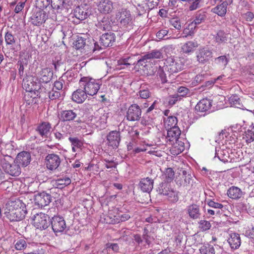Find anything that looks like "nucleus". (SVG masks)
<instances>
[{
    "mask_svg": "<svg viewBox=\"0 0 254 254\" xmlns=\"http://www.w3.org/2000/svg\"><path fill=\"white\" fill-rule=\"evenodd\" d=\"M6 209V216L10 221L21 220L27 212L25 204L19 199L9 201Z\"/></svg>",
    "mask_w": 254,
    "mask_h": 254,
    "instance_id": "nucleus-1",
    "label": "nucleus"
},
{
    "mask_svg": "<svg viewBox=\"0 0 254 254\" xmlns=\"http://www.w3.org/2000/svg\"><path fill=\"white\" fill-rule=\"evenodd\" d=\"M79 84L80 87L89 96L96 95L102 85L100 80L85 76L80 78Z\"/></svg>",
    "mask_w": 254,
    "mask_h": 254,
    "instance_id": "nucleus-2",
    "label": "nucleus"
},
{
    "mask_svg": "<svg viewBox=\"0 0 254 254\" xmlns=\"http://www.w3.org/2000/svg\"><path fill=\"white\" fill-rule=\"evenodd\" d=\"M0 165L4 171L11 176L18 177L21 173V169L19 165L15 160L10 163L5 159H3L1 160Z\"/></svg>",
    "mask_w": 254,
    "mask_h": 254,
    "instance_id": "nucleus-3",
    "label": "nucleus"
},
{
    "mask_svg": "<svg viewBox=\"0 0 254 254\" xmlns=\"http://www.w3.org/2000/svg\"><path fill=\"white\" fill-rule=\"evenodd\" d=\"M40 83L34 80V78L26 77L24 78L22 82L23 88L26 91L24 95L25 100L30 101L29 95L32 93L33 91L41 90Z\"/></svg>",
    "mask_w": 254,
    "mask_h": 254,
    "instance_id": "nucleus-4",
    "label": "nucleus"
},
{
    "mask_svg": "<svg viewBox=\"0 0 254 254\" xmlns=\"http://www.w3.org/2000/svg\"><path fill=\"white\" fill-rule=\"evenodd\" d=\"M49 217L43 213L36 214L33 219V225L40 230H45L50 225Z\"/></svg>",
    "mask_w": 254,
    "mask_h": 254,
    "instance_id": "nucleus-5",
    "label": "nucleus"
},
{
    "mask_svg": "<svg viewBox=\"0 0 254 254\" xmlns=\"http://www.w3.org/2000/svg\"><path fill=\"white\" fill-rule=\"evenodd\" d=\"M213 57L212 51L207 47L200 48L196 53L197 61L204 64L209 62Z\"/></svg>",
    "mask_w": 254,
    "mask_h": 254,
    "instance_id": "nucleus-6",
    "label": "nucleus"
},
{
    "mask_svg": "<svg viewBox=\"0 0 254 254\" xmlns=\"http://www.w3.org/2000/svg\"><path fill=\"white\" fill-rule=\"evenodd\" d=\"M165 64V69L171 74L178 72L183 68V65L180 61L175 60L172 57L167 58Z\"/></svg>",
    "mask_w": 254,
    "mask_h": 254,
    "instance_id": "nucleus-7",
    "label": "nucleus"
},
{
    "mask_svg": "<svg viewBox=\"0 0 254 254\" xmlns=\"http://www.w3.org/2000/svg\"><path fill=\"white\" fill-rule=\"evenodd\" d=\"M61 163V159L56 154H49L46 157L45 163L47 168L49 170H55L60 166Z\"/></svg>",
    "mask_w": 254,
    "mask_h": 254,
    "instance_id": "nucleus-8",
    "label": "nucleus"
},
{
    "mask_svg": "<svg viewBox=\"0 0 254 254\" xmlns=\"http://www.w3.org/2000/svg\"><path fill=\"white\" fill-rule=\"evenodd\" d=\"M141 110L140 107L136 104L131 105L127 112L126 118L129 121H139L141 116Z\"/></svg>",
    "mask_w": 254,
    "mask_h": 254,
    "instance_id": "nucleus-9",
    "label": "nucleus"
},
{
    "mask_svg": "<svg viewBox=\"0 0 254 254\" xmlns=\"http://www.w3.org/2000/svg\"><path fill=\"white\" fill-rule=\"evenodd\" d=\"M48 15L45 11L43 9H38L32 14L30 17L31 23L35 26H40L45 23Z\"/></svg>",
    "mask_w": 254,
    "mask_h": 254,
    "instance_id": "nucleus-10",
    "label": "nucleus"
},
{
    "mask_svg": "<svg viewBox=\"0 0 254 254\" xmlns=\"http://www.w3.org/2000/svg\"><path fill=\"white\" fill-rule=\"evenodd\" d=\"M51 225L55 233L62 232L66 228L65 221L62 217L55 216L52 218Z\"/></svg>",
    "mask_w": 254,
    "mask_h": 254,
    "instance_id": "nucleus-11",
    "label": "nucleus"
},
{
    "mask_svg": "<svg viewBox=\"0 0 254 254\" xmlns=\"http://www.w3.org/2000/svg\"><path fill=\"white\" fill-rule=\"evenodd\" d=\"M51 201V195L44 192L38 193L35 195V204L39 207H42L48 205Z\"/></svg>",
    "mask_w": 254,
    "mask_h": 254,
    "instance_id": "nucleus-12",
    "label": "nucleus"
},
{
    "mask_svg": "<svg viewBox=\"0 0 254 254\" xmlns=\"http://www.w3.org/2000/svg\"><path fill=\"white\" fill-rule=\"evenodd\" d=\"M113 2L110 0H97L96 5L98 10L104 14L110 13L113 9Z\"/></svg>",
    "mask_w": 254,
    "mask_h": 254,
    "instance_id": "nucleus-13",
    "label": "nucleus"
},
{
    "mask_svg": "<svg viewBox=\"0 0 254 254\" xmlns=\"http://www.w3.org/2000/svg\"><path fill=\"white\" fill-rule=\"evenodd\" d=\"M167 129V134L166 136V141L169 144H172L177 141L181 135V130L179 127H175Z\"/></svg>",
    "mask_w": 254,
    "mask_h": 254,
    "instance_id": "nucleus-14",
    "label": "nucleus"
},
{
    "mask_svg": "<svg viewBox=\"0 0 254 254\" xmlns=\"http://www.w3.org/2000/svg\"><path fill=\"white\" fill-rule=\"evenodd\" d=\"M107 139L109 146L113 148H117L121 140L120 132L116 130L110 131L107 136Z\"/></svg>",
    "mask_w": 254,
    "mask_h": 254,
    "instance_id": "nucleus-15",
    "label": "nucleus"
},
{
    "mask_svg": "<svg viewBox=\"0 0 254 254\" xmlns=\"http://www.w3.org/2000/svg\"><path fill=\"white\" fill-rule=\"evenodd\" d=\"M198 45L197 42L195 40L187 41L182 46L181 52L184 54L190 55L195 51Z\"/></svg>",
    "mask_w": 254,
    "mask_h": 254,
    "instance_id": "nucleus-16",
    "label": "nucleus"
},
{
    "mask_svg": "<svg viewBox=\"0 0 254 254\" xmlns=\"http://www.w3.org/2000/svg\"><path fill=\"white\" fill-rule=\"evenodd\" d=\"M15 161L22 167H26L31 161L30 153L27 151H22L17 154Z\"/></svg>",
    "mask_w": 254,
    "mask_h": 254,
    "instance_id": "nucleus-17",
    "label": "nucleus"
},
{
    "mask_svg": "<svg viewBox=\"0 0 254 254\" xmlns=\"http://www.w3.org/2000/svg\"><path fill=\"white\" fill-rule=\"evenodd\" d=\"M102 45L105 47L112 46L116 41V35L113 32L103 34L100 38Z\"/></svg>",
    "mask_w": 254,
    "mask_h": 254,
    "instance_id": "nucleus-18",
    "label": "nucleus"
},
{
    "mask_svg": "<svg viewBox=\"0 0 254 254\" xmlns=\"http://www.w3.org/2000/svg\"><path fill=\"white\" fill-rule=\"evenodd\" d=\"M89 15V10L84 6H78L74 10L73 15L79 21L86 19Z\"/></svg>",
    "mask_w": 254,
    "mask_h": 254,
    "instance_id": "nucleus-19",
    "label": "nucleus"
},
{
    "mask_svg": "<svg viewBox=\"0 0 254 254\" xmlns=\"http://www.w3.org/2000/svg\"><path fill=\"white\" fill-rule=\"evenodd\" d=\"M118 16L121 24L124 26L129 25L132 23V17L129 10L122 9Z\"/></svg>",
    "mask_w": 254,
    "mask_h": 254,
    "instance_id": "nucleus-20",
    "label": "nucleus"
},
{
    "mask_svg": "<svg viewBox=\"0 0 254 254\" xmlns=\"http://www.w3.org/2000/svg\"><path fill=\"white\" fill-rule=\"evenodd\" d=\"M53 76L52 70L49 68H44L38 73V78L39 82L42 83H48L49 82Z\"/></svg>",
    "mask_w": 254,
    "mask_h": 254,
    "instance_id": "nucleus-21",
    "label": "nucleus"
},
{
    "mask_svg": "<svg viewBox=\"0 0 254 254\" xmlns=\"http://www.w3.org/2000/svg\"><path fill=\"white\" fill-rule=\"evenodd\" d=\"M108 118V113L103 110L99 111L98 115L95 117L96 126L98 127L104 128L106 126Z\"/></svg>",
    "mask_w": 254,
    "mask_h": 254,
    "instance_id": "nucleus-22",
    "label": "nucleus"
},
{
    "mask_svg": "<svg viewBox=\"0 0 254 254\" xmlns=\"http://www.w3.org/2000/svg\"><path fill=\"white\" fill-rule=\"evenodd\" d=\"M77 116V114L72 110H64L61 112L59 120L62 122L73 121Z\"/></svg>",
    "mask_w": 254,
    "mask_h": 254,
    "instance_id": "nucleus-23",
    "label": "nucleus"
},
{
    "mask_svg": "<svg viewBox=\"0 0 254 254\" xmlns=\"http://www.w3.org/2000/svg\"><path fill=\"white\" fill-rule=\"evenodd\" d=\"M162 58V53L159 50H154L142 56L141 58L137 61V63L140 64L141 62L147 60L160 59Z\"/></svg>",
    "mask_w": 254,
    "mask_h": 254,
    "instance_id": "nucleus-24",
    "label": "nucleus"
},
{
    "mask_svg": "<svg viewBox=\"0 0 254 254\" xmlns=\"http://www.w3.org/2000/svg\"><path fill=\"white\" fill-rule=\"evenodd\" d=\"M211 102L208 99H202L199 101L195 107L197 112H205L208 111L211 107Z\"/></svg>",
    "mask_w": 254,
    "mask_h": 254,
    "instance_id": "nucleus-25",
    "label": "nucleus"
},
{
    "mask_svg": "<svg viewBox=\"0 0 254 254\" xmlns=\"http://www.w3.org/2000/svg\"><path fill=\"white\" fill-rule=\"evenodd\" d=\"M87 95L83 90L78 89L72 93V100L77 103H82L86 99Z\"/></svg>",
    "mask_w": 254,
    "mask_h": 254,
    "instance_id": "nucleus-26",
    "label": "nucleus"
},
{
    "mask_svg": "<svg viewBox=\"0 0 254 254\" xmlns=\"http://www.w3.org/2000/svg\"><path fill=\"white\" fill-rule=\"evenodd\" d=\"M228 242L232 249H238L241 245V238L239 234L236 233H232L229 235Z\"/></svg>",
    "mask_w": 254,
    "mask_h": 254,
    "instance_id": "nucleus-27",
    "label": "nucleus"
},
{
    "mask_svg": "<svg viewBox=\"0 0 254 254\" xmlns=\"http://www.w3.org/2000/svg\"><path fill=\"white\" fill-rule=\"evenodd\" d=\"M139 186L143 191L149 192L153 188V181L148 177L142 179L140 182Z\"/></svg>",
    "mask_w": 254,
    "mask_h": 254,
    "instance_id": "nucleus-28",
    "label": "nucleus"
},
{
    "mask_svg": "<svg viewBox=\"0 0 254 254\" xmlns=\"http://www.w3.org/2000/svg\"><path fill=\"white\" fill-rule=\"evenodd\" d=\"M51 128V125L49 122H43L37 127V131L42 136L47 137Z\"/></svg>",
    "mask_w": 254,
    "mask_h": 254,
    "instance_id": "nucleus-29",
    "label": "nucleus"
},
{
    "mask_svg": "<svg viewBox=\"0 0 254 254\" xmlns=\"http://www.w3.org/2000/svg\"><path fill=\"white\" fill-rule=\"evenodd\" d=\"M228 196L233 199H238L243 195V191L238 187L232 186L227 190Z\"/></svg>",
    "mask_w": 254,
    "mask_h": 254,
    "instance_id": "nucleus-30",
    "label": "nucleus"
},
{
    "mask_svg": "<svg viewBox=\"0 0 254 254\" xmlns=\"http://www.w3.org/2000/svg\"><path fill=\"white\" fill-rule=\"evenodd\" d=\"M191 181V176L187 174V171H183V174L179 176L176 179V183L180 186H187L190 184Z\"/></svg>",
    "mask_w": 254,
    "mask_h": 254,
    "instance_id": "nucleus-31",
    "label": "nucleus"
},
{
    "mask_svg": "<svg viewBox=\"0 0 254 254\" xmlns=\"http://www.w3.org/2000/svg\"><path fill=\"white\" fill-rule=\"evenodd\" d=\"M188 213L191 218L193 219L198 218L200 215L199 206L196 204L190 205L188 208Z\"/></svg>",
    "mask_w": 254,
    "mask_h": 254,
    "instance_id": "nucleus-32",
    "label": "nucleus"
},
{
    "mask_svg": "<svg viewBox=\"0 0 254 254\" xmlns=\"http://www.w3.org/2000/svg\"><path fill=\"white\" fill-rule=\"evenodd\" d=\"M172 144L171 151L173 155H178L185 150L184 143L181 141H175Z\"/></svg>",
    "mask_w": 254,
    "mask_h": 254,
    "instance_id": "nucleus-33",
    "label": "nucleus"
},
{
    "mask_svg": "<svg viewBox=\"0 0 254 254\" xmlns=\"http://www.w3.org/2000/svg\"><path fill=\"white\" fill-rule=\"evenodd\" d=\"M51 5L54 9H63L64 8L68 9L69 5L66 0H51Z\"/></svg>",
    "mask_w": 254,
    "mask_h": 254,
    "instance_id": "nucleus-34",
    "label": "nucleus"
},
{
    "mask_svg": "<svg viewBox=\"0 0 254 254\" xmlns=\"http://www.w3.org/2000/svg\"><path fill=\"white\" fill-rule=\"evenodd\" d=\"M4 40L7 46L9 47L12 50L14 49L13 48V45L16 41V38L10 32H7L4 35Z\"/></svg>",
    "mask_w": 254,
    "mask_h": 254,
    "instance_id": "nucleus-35",
    "label": "nucleus"
},
{
    "mask_svg": "<svg viewBox=\"0 0 254 254\" xmlns=\"http://www.w3.org/2000/svg\"><path fill=\"white\" fill-rule=\"evenodd\" d=\"M177 118L175 116H168L167 119H164V126L166 129L178 127L177 126Z\"/></svg>",
    "mask_w": 254,
    "mask_h": 254,
    "instance_id": "nucleus-36",
    "label": "nucleus"
},
{
    "mask_svg": "<svg viewBox=\"0 0 254 254\" xmlns=\"http://www.w3.org/2000/svg\"><path fill=\"white\" fill-rule=\"evenodd\" d=\"M71 183V180L68 177L60 178L55 181L54 185L59 189H63Z\"/></svg>",
    "mask_w": 254,
    "mask_h": 254,
    "instance_id": "nucleus-37",
    "label": "nucleus"
},
{
    "mask_svg": "<svg viewBox=\"0 0 254 254\" xmlns=\"http://www.w3.org/2000/svg\"><path fill=\"white\" fill-rule=\"evenodd\" d=\"M206 18V12L204 11H198L194 17V19L192 22L196 26L204 22Z\"/></svg>",
    "mask_w": 254,
    "mask_h": 254,
    "instance_id": "nucleus-38",
    "label": "nucleus"
},
{
    "mask_svg": "<svg viewBox=\"0 0 254 254\" xmlns=\"http://www.w3.org/2000/svg\"><path fill=\"white\" fill-rule=\"evenodd\" d=\"M242 139L248 144L254 141V131L248 129L242 133Z\"/></svg>",
    "mask_w": 254,
    "mask_h": 254,
    "instance_id": "nucleus-39",
    "label": "nucleus"
},
{
    "mask_svg": "<svg viewBox=\"0 0 254 254\" xmlns=\"http://www.w3.org/2000/svg\"><path fill=\"white\" fill-rule=\"evenodd\" d=\"M229 62L228 58L226 56H221L215 59V64L219 67L224 68Z\"/></svg>",
    "mask_w": 254,
    "mask_h": 254,
    "instance_id": "nucleus-40",
    "label": "nucleus"
},
{
    "mask_svg": "<svg viewBox=\"0 0 254 254\" xmlns=\"http://www.w3.org/2000/svg\"><path fill=\"white\" fill-rule=\"evenodd\" d=\"M199 251L201 254H215L214 247L209 244L201 246Z\"/></svg>",
    "mask_w": 254,
    "mask_h": 254,
    "instance_id": "nucleus-41",
    "label": "nucleus"
},
{
    "mask_svg": "<svg viewBox=\"0 0 254 254\" xmlns=\"http://www.w3.org/2000/svg\"><path fill=\"white\" fill-rule=\"evenodd\" d=\"M196 26L192 22L189 24L188 26L184 29L183 33L185 37H187L189 36H191L194 33V31Z\"/></svg>",
    "mask_w": 254,
    "mask_h": 254,
    "instance_id": "nucleus-42",
    "label": "nucleus"
},
{
    "mask_svg": "<svg viewBox=\"0 0 254 254\" xmlns=\"http://www.w3.org/2000/svg\"><path fill=\"white\" fill-rule=\"evenodd\" d=\"M164 176L167 182H172L175 177V172L173 169L171 168H167L164 172Z\"/></svg>",
    "mask_w": 254,
    "mask_h": 254,
    "instance_id": "nucleus-43",
    "label": "nucleus"
},
{
    "mask_svg": "<svg viewBox=\"0 0 254 254\" xmlns=\"http://www.w3.org/2000/svg\"><path fill=\"white\" fill-rule=\"evenodd\" d=\"M178 93H179V96L181 98V99L183 98L189 97L190 95V92L189 88L184 87L181 86L179 87L177 89Z\"/></svg>",
    "mask_w": 254,
    "mask_h": 254,
    "instance_id": "nucleus-44",
    "label": "nucleus"
},
{
    "mask_svg": "<svg viewBox=\"0 0 254 254\" xmlns=\"http://www.w3.org/2000/svg\"><path fill=\"white\" fill-rule=\"evenodd\" d=\"M215 40L218 43L225 42L227 40V34L222 30L218 31L215 36Z\"/></svg>",
    "mask_w": 254,
    "mask_h": 254,
    "instance_id": "nucleus-45",
    "label": "nucleus"
},
{
    "mask_svg": "<svg viewBox=\"0 0 254 254\" xmlns=\"http://www.w3.org/2000/svg\"><path fill=\"white\" fill-rule=\"evenodd\" d=\"M198 224L199 229L202 232L209 230L211 227L210 222L205 220H200Z\"/></svg>",
    "mask_w": 254,
    "mask_h": 254,
    "instance_id": "nucleus-46",
    "label": "nucleus"
},
{
    "mask_svg": "<svg viewBox=\"0 0 254 254\" xmlns=\"http://www.w3.org/2000/svg\"><path fill=\"white\" fill-rule=\"evenodd\" d=\"M31 244H29L28 246L27 245L26 241L23 239H20L18 240L15 244V248L17 250H22L25 249L26 248H30Z\"/></svg>",
    "mask_w": 254,
    "mask_h": 254,
    "instance_id": "nucleus-47",
    "label": "nucleus"
},
{
    "mask_svg": "<svg viewBox=\"0 0 254 254\" xmlns=\"http://www.w3.org/2000/svg\"><path fill=\"white\" fill-rule=\"evenodd\" d=\"M85 41V39L81 37H78L73 44L75 48L76 49L83 48L86 44Z\"/></svg>",
    "mask_w": 254,
    "mask_h": 254,
    "instance_id": "nucleus-48",
    "label": "nucleus"
},
{
    "mask_svg": "<svg viewBox=\"0 0 254 254\" xmlns=\"http://www.w3.org/2000/svg\"><path fill=\"white\" fill-rule=\"evenodd\" d=\"M230 104L237 108H240L241 106V100L238 96L236 95H232L229 98Z\"/></svg>",
    "mask_w": 254,
    "mask_h": 254,
    "instance_id": "nucleus-49",
    "label": "nucleus"
},
{
    "mask_svg": "<svg viewBox=\"0 0 254 254\" xmlns=\"http://www.w3.org/2000/svg\"><path fill=\"white\" fill-rule=\"evenodd\" d=\"M181 100V98L179 96V94H176L173 95H170L168 97V103L169 105L173 106Z\"/></svg>",
    "mask_w": 254,
    "mask_h": 254,
    "instance_id": "nucleus-50",
    "label": "nucleus"
},
{
    "mask_svg": "<svg viewBox=\"0 0 254 254\" xmlns=\"http://www.w3.org/2000/svg\"><path fill=\"white\" fill-rule=\"evenodd\" d=\"M170 24L175 28L180 30L181 28L180 20L178 17H173L169 20Z\"/></svg>",
    "mask_w": 254,
    "mask_h": 254,
    "instance_id": "nucleus-51",
    "label": "nucleus"
},
{
    "mask_svg": "<svg viewBox=\"0 0 254 254\" xmlns=\"http://www.w3.org/2000/svg\"><path fill=\"white\" fill-rule=\"evenodd\" d=\"M136 61L133 59V57H128L127 58H124L122 60L120 61V64L125 65H134Z\"/></svg>",
    "mask_w": 254,
    "mask_h": 254,
    "instance_id": "nucleus-52",
    "label": "nucleus"
},
{
    "mask_svg": "<svg viewBox=\"0 0 254 254\" xmlns=\"http://www.w3.org/2000/svg\"><path fill=\"white\" fill-rule=\"evenodd\" d=\"M69 140L71 143L72 146L77 147V148H80L83 145L82 141L77 137H69Z\"/></svg>",
    "mask_w": 254,
    "mask_h": 254,
    "instance_id": "nucleus-53",
    "label": "nucleus"
},
{
    "mask_svg": "<svg viewBox=\"0 0 254 254\" xmlns=\"http://www.w3.org/2000/svg\"><path fill=\"white\" fill-rule=\"evenodd\" d=\"M50 4V0H36V5L37 7L42 8H46Z\"/></svg>",
    "mask_w": 254,
    "mask_h": 254,
    "instance_id": "nucleus-54",
    "label": "nucleus"
},
{
    "mask_svg": "<svg viewBox=\"0 0 254 254\" xmlns=\"http://www.w3.org/2000/svg\"><path fill=\"white\" fill-rule=\"evenodd\" d=\"M130 218V215L128 213H125L121 215H118V218L112 221L114 223H120V222L126 221Z\"/></svg>",
    "mask_w": 254,
    "mask_h": 254,
    "instance_id": "nucleus-55",
    "label": "nucleus"
},
{
    "mask_svg": "<svg viewBox=\"0 0 254 254\" xmlns=\"http://www.w3.org/2000/svg\"><path fill=\"white\" fill-rule=\"evenodd\" d=\"M169 200L172 202H176L179 200L178 192L173 190L171 191L169 194L167 195Z\"/></svg>",
    "mask_w": 254,
    "mask_h": 254,
    "instance_id": "nucleus-56",
    "label": "nucleus"
},
{
    "mask_svg": "<svg viewBox=\"0 0 254 254\" xmlns=\"http://www.w3.org/2000/svg\"><path fill=\"white\" fill-rule=\"evenodd\" d=\"M173 190L170 189L169 187V185L168 184H162L161 187V189H160V193L167 196L168 194H170L171 191H172Z\"/></svg>",
    "mask_w": 254,
    "mask_h": 254,
    "instance_id": "nucleus-57",
    "label": "nucleus"
},
{
    "mask_svg": "<svg viewBox=\"0 0 254 254\" xmlns=\"http://www.w3.org/2000/svg\"><path fill=\"white\" fill-rule=\"evenodd\" d=\"M140 97L142 99H147L150 97L151 93L149 90L147 89H141L138 92Z\"/></svg>",
    "mask_w": 254,
    "mask_h": 254,
    "instance_id": "nucleus-58",
    "label": "nucleus"
},
{
    "mask_svg": "<svg viewBox=\"0 0 254 254\" xmlns=\"http://www.w3.org/2000/svg\"><path fill=\"white\" fill-rule=\"evenodd\" d=\"M61 96L60 92L57 90L54 89L49 93V97L51 100H55Z\"/></svg>",
    "mask_w": 254,
    "mask_h": 254,
    "instance_id": "nucleus-59",
    "label": "nucleus"
},
{
    "mask_svg": "<svg viewBox=\"0 0 254 254\" xmlns=\"http://www.w3.org/2000/svg\"><path fill=\"white\" fill-rule=\"evenodd\" d=\"M111 27L110 22L107 19H103L99 24V28L103 30H109Z\"/></svg>",
    "mask_w": 254,
    "mask_h": 254,
    "instance_id": "nucleus-60",
    "label": "nucleus"
},
{
    "mask_svg": "<svg viewBox=\"0 0 254 254\" xmlns=\"http://www.w3.org/2000/svg\"><path fill=\"white\" fill-rule=\"evenodd\" d=\"M107 249H112L115 253H118L119 251V246L116 243H108L106 245Z\"/></svg>",
    "mask_w": 254,
    "mask_h": 254,
    "instance_id": "nucleus-61",
    "label": "nucleus"
},
{
    "mask_svg": "<svg viewBox=\"0 0 254 254\" xmlns=\"http://www.w3.org/2000/svg\"><path fill=\"white\" fill-rule=\"evenodd\" d=\"M207 205L209 206L214 208L222 209L223 207V204L218 203V202H216L211 199L209 200L208 201Z\"/></svg>",
    "mask_w": 254,
    "mask_h": 254,
    "instance_id": "nucleus-62",
    "label": "nucleus"
},
{
    "mask_svg": "<svg viewBox=\"0 0 254 254\" xmlns=\"http://www.w3.org/2000/svg\"><path fill=\"white\" fill-rule=\"evenodd\" d=\"M159 0H147V4L150 9L154 8L158 5Z\"/></svg>",
    "mask_w": 254,
    "mask_h": 254,
    "instance_id": "nucleus-63",
    "label": "nucleus"
},
{
    "mask_svg": "<svg viewBox=\"0 0 254 254\" xmlns=\"http://www.w3.org/2000/svg\"><path fill=\"white\" fill-rule=\"evenodd\" d=\"M168 30L166 29H161L159 30L156 33V37L159 39L161 40L163 39V38L168 34Z\"/></svg>",
    "mask_w": 254,
    "mask_h": 254,
    "instance_id": "nucleus-64",
    "label": "nucleus"
}]
</instances>
